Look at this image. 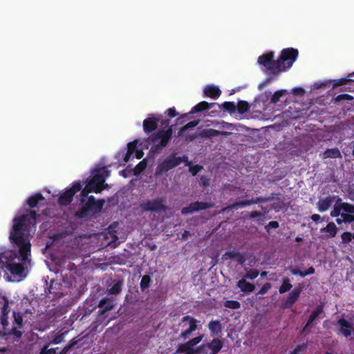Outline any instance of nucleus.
Returning a JSON list of instances; mask_svg holds the SVG:
<instances>
[{"instance_id": "obj_8", "label": "nucleus", "mask_w": 354, "mask_h": 354, "mask_svg": "<svg viewBox=\"0 0 354 354\" xmlns=\"http://www.w3.org/2000/svg\"><path fill=\"white\" fill-rule=\"evenodd\" d=\"M179 160L180 158H178L176 156V153H172L158 165L156 173L162 174L164 172L172 169L180 165Z\"/></svg>"}, {"instance_id": "obj_38", "label": "nucleus", "mask_w": 354, "mask_h": 354, "mask_svg": "<svg viewBox=\"0 0 354 354\" xmlns=\"http://www.w3.org/2000/svg\"><path fill=\"white\" fill-rule=\"evenodd\" d=\"M223 110L232 114L236 111V104L234 102H225L223 103Z\"/></svg>"}, {"instance_id": "obj_58", "label": "nucleus", "mask_w": 354, "mask_h": 354, "mask_svg": "<svg viewBox=\"0 0 354 354\" xmlns=\"http://www.w3.org/2000/svg\"><path fill=\"white\" fill-rule=\"evenodd\" d=\"M279 226V224L277 221H272L268 223V224L266 225V229H268V228L276 229V228H278Z\"/></svg>"}, {"instance_id": "obj_11", "label": "nucleus", "mask_w": 354, "mask_h": 354, "mask_svg": "<svg viewBox=\"0 0 354 354\" xmlns=\"http://www.w3.org/2000/svg\"><path fill=\"white\" fill-rule=\"evenodd\" d=\"M212 207L213 204L211 203L196 201L194 203H191L187 207H183L181 209V213L186 215L200 210L207 209Z\"/></svg>"}, {"instance_id": "obj_61", "label": "nucleus", "mask_w": 354, "mask_h": 354, "mask_svg": "<svg viewBox=\"0 0 354 354\" xmlns=\"http://www.w3.org/2000/svg\"><path fill=\"white\" fill-rule=\"evenodd\" d=\"M250 218H257L263 216V214L261 212L259 211H252L249 214Z\"/></svg>"}, {"instance_id": "obj_32", "label": "nucleus", "mask_w": 354, "mask_h": 354, "mask_svg": "<svg viewBox=\"0 0 354 354\" xmlns=\"http://www.w3.org/2000/svg\"><path fill=\"white\" fill-rule=\"evenodd\" d=\"M250 106L247 101L240 100L236 104V111L240 114H243L250 110Z\"/></svg>"}, {"instance_id": "obj_4", "label": "nucleus", "mask_w": 354, "mask_h": 354, "mask_svg": "<svg viewBox=\"0 0 354 354\" xmlns=\"http://www.w3.org/2000/svg\"><path fill=\"white\" fill-rule=\"evenodd\" d=\"M332 217H337L336 222L338 225L351 223L354 222V205L342 202L338 198L334 205L333 209L330 212Z\"/></svg>"}, {"instance_id": "obj_25", "label": "nucleus", "mask_w": 354, "mask_h": 354, "mask_svg": "<svg viewBox=\"0 0 354 354\" xmlns=\"http://www.w3.org/2000/svg\"><path fill=\"white\" fill-rule=\"evenodd\" d=\"M324 158H342L341 153L337 148L326 149L323 153Z\"/></svg>"}, {"instance_id": "obj_56", "label": "nucleus", "mask_w": 354, "mask_h": 354, "mask_svg": "<svg viewBox=\"0 0 354 354\" xmlns=\"http://www.w3.org/2000/svg\"><path fill=\"white\" fill-rule=\"evenodd\" d=\"M200 185L204 187L208 186L209 185V178L205 176H202L200 178Z\"/></svg>"}, {"instance_id": "obj_14", "label": "nucleus", "mask_w": 354, "mask_h": 354, "mask_svg": "<svg viewBox=\"0 0 354 354\" xmlns=\"http://www.w3.org/2000/svg\"><path fill=\"white\" fill-rule=\"evenodd\" d=\"M301 291L302 288L301 286L297 287L293 290H292L289 293L286 300L283 304V308H291L293 306V304L296 302V301L299 299L301 293Z\"/></svg>"}, {"instance_id": "obj_62", "label": "nucleus", "mask_w": 354, "mask_h": 354, "mask_svg": "<svg viewBox=\"0 0 354 354\" xmlns=\"http://www.w3.org/2000/svg\"><path fill=\"white\" fill-rule=\"evenodd\" d=\"M315 272V270L313 267H310L308 268L307 270H306L304 272V276L306 277L307 275H310V274H313Z\"/></svg>"}, {"instance_id": "obj_60", "label": "nucleus", "mask_w": 354, "mask_h": 354, "mask_svg": "<svg viewBox=\"0 0 354 354\" xmlns=\"http://www.w3.org/2000/svg\"><path fill=\"white\" fill-rule=\"evenodd\" d=\"M292 93L295 94V95H302L304 94L305 93V91L303 88L301 87H296L295 88H293L292 90Z\"/></svg>"}, {"instance_id": "obj_35", "label": "nucleus", "mask_w": 354, "mask_h": 354, "mask_svg": "<svg viewBox=\"0 0 354 354\" xmlns=\"http://www.w3.org/2000/svg\"><path fill=\"white\" fill-rule=\"evenodd\" d=\"M151 279L149 275L145 274L142 279L140 283V288L141 291H145L146 289H147L151 284Z\"/></svg>"}, {"instance_id": "obj_45", "label": "nucleus", "mask_w": 354, "mask_h": 354, "mask_svg": "<svg viewBox=\"0 0 354 354\" xmlns=\"http://www.w3.org/2000/svg\"><path fill=\"white\" fill-rule=\"evenodd\" d=\"M86 185H90L89 189H91L92 192L100 193L102 189V188L98 185L93 183L92 180H88Z\"/></svg>"}, {"instance_id": "obj_57", "label": "nucleus", "mask_w": 354, "mask_h": 354, "mask_svg": "<svg viewBox=\"0 0 354 354\" xmlns=\"http://www.w3.org/2000/svg\"><path fill=\"white\" fill-rule=\"evenodd\" d=\"M168 115L170 118H174L178 115V113L176 112V109L174 107L169 108L167 111Z\"/></svg>"}, {"instance_id": "obj_52", "label": "nucleus", "mask_w": 354, "mask_h": 354, "mask_svg": "<svg viewBox=\"0 0 354 354\" xmlns=\"http://www.w3.org/2000/svg\"><path fill=\"white\" fill-rule=\"evenodd\" d=\"M64 338V333H61V334L57 335L56 336L54 337V338L51 341V343L55 344H59L63 341Z\"/></svg>"}, {"instance_id": "obj_46", "label": "nucleus", "mask_w": 354, "mask_h": 354, "mask_svg": "<svg viewBox=\"0 0 354 354\" xmlns=\"http://www.w3.org/2000/svg\"><path fill=\"white\" fill-rule=\"evenodd\" d=\"M219 133V131L214 129H205L202 131L201 136L203 137H212Z\"/></svg>"}, {"instance_id": "obj_39", "label": "nucleus", "mask_w": 354, "mask_h": 354, "mask_svg": "<svg viewBox=\"0 0 354 354\" xmlns=\"http://www.w3.org/2000/svg\"><path fill=\"white\" fill-rule=\"evenodd\" d=\"M286 93V91L283 90V89L278 90V91H275L270 98V103L271 104L277 103L279 101L280 97Z\"/></svg>"}, {"instance_id": "obj_29", "label": "nucleus", "mask_w": 354, "mask_h": 354, "mask_svg": "<svg viewBox=\"0 0 354 354\" xmlns=\"http://www.w3.org/2000/svg\"><path fill=\"white\" fill-rule=\"evenodd\" d=\"M1 302H3V306L1 308V315H8L10 313L9 301L6 295H0Z\"/></svg>"}, {"instance_id": "obj_1", "label": "nucleus", "mask_w": 354, "mask_h": 354, "mask_svg": "<svg viewBox=\"0 0 354 354\" xmlns=\"http://www.w3.org/2000/svg\"><path fill=\"white\" fill-rule=\"evenodd\" d=\"M28 215H22L13 219V226L10 232L9 239L12 246L18 251L10 250L0 253V270H8L12 275L22 276L24 272V264L15 262L14 259L26 261L30 253L31 244L28 236L26 226Z\"/></svg>"}, {"instance_id": "obj_41", "label": "nucleus", "mask_w": 354, "mask_h": 354, "mask_svg": "<svg viewBox=\"0 0 354 354\" xmlns=\"http://www.w3.org/2000/svg\"><path fill=\"white\" fill-rule=\"evenodd\" d=\"M259 274V270L256 269H250L249 270H247L244 278L249 279H256L258 275Z\"/></svg>"}, {"instance_id": "obj_7", "label": "nucleus", "mask_w": 354, "mask_h": 354, "mask_svg": "<svg viewBox=\"0 0 354 354\" xmlns=\"http://www.w3.org/2000/svg\"><path fill=\"white\" fill-rule=\"evenodd\" d=\"M82 187V185L80 180L74 182L71 188L60 194L58 198L59 204L61 205H69L72 202L74 195L81 190Z\"/></svg>"}, {"instance_id": "obj_9", "label": "nucleus", "mask_w": 354, "mask_h": 354, "mask_svg": "<svg viewBox=\"0 0 354 354\" xmlns=\"http://www.w3.org/2000/svg\"><path fill=\"white\" fill-rule=\"evenodd\" d=\"M197 320L194 319V317L186 315L184 316L180 322V326L182 327H185L188 323L189 327L186 329H185L183 331H182L180 334V337L183 339H187L192 332L195 331L197 328Z\"/></svg>"}, {"instance_id": "obj_22", "label": "nucleus", "mask_w": 354, "mask_h": 354, "mask_svg": "<svg viewBox=\"0 0 354 354\" xmlns=\"http://www.w3.org/2000/svg\"><path fill=\"white\" fill-rule=\"evenodd\" d=\"M23 332L16 329V327L10 328V331L6 332L5 330H0V339H7L9 337L13 336L17 339L21 337Z\"/></svg>"}, {"instance_id": "obj_24", "label": "nucleus", "mask_w": 354, "mask_h": 354, "mask_svg": "<svg viewBox=\"0 0 354 354\" xmlns=\"http://www.w3.org/2000/svg\"><path fill=\"white\" fill-rule=\"evenodd\" d=\"M207 347L212 351L211 354H216L221 349V340L214 339L211 342L207 344Z\"/></svg>"}, {"instance_id": "obj_15", "label": "nucleus", "mask_w": 354, "mask_h": 354, "mask_svg": "<svg viewBox=\"0 0 354 354\" xmlns=\"http://www.w3.org/2000/svg\"><path fill=\"white\" fill-rule=\"evenodd\" d=\"M159 118L151 115L144 120L143 121V130L145 133H149L155 131L158 127V122Z\"/></svg>"}, {"instance_id": "obj_27", "label": "nucleus", "mask_w": 354, "mask_h": 354, "mask_svg": "<svg viewBox=\"0 0 354 354\" xmlns=\"http://www.w3.org/2000/svg\"><path fill=\"white\" fill-rule=\"evenodd\" d=\"M54 284L55 286H59V283L55 282L54 280H52L50 281V286L47 288V290H46V292L48 293L49 295H52L53 299L59 298L62 295V293L55 290V287L54 286Z\"/></svg>"}, {"instance_id": "obj_31", "label": "nucleus", "mask_w": 354, "mask_h": 354, "mask_svg": "<svg viewBox=\"0 0 354 354\" xmlns=\"http://www.w3.org/2000/svg\"><path fill=\"white\" fill-rule=\"evenodd\" d=\"M198 122H199L198 120H193V121L189 122L187 124H186L185 125H184L183 127H181L180 129V130L178 132L177 136L178 137L183 136L187 130L196 127L198 124Z\"/></svg>"}, {"instance_id": "obj_40", "label": "nucleus", "mask_w": 354, "mask_h": 354, "mask_svg": "<svg viewBox=\"0 0 354 354\" xmlns=\"http://www.w3.org/2000/svg\"><path fill=\"white\" fill-rule=\"evenodd\" d=\"M341 239L343 244H348L353 239V234L349 232H345L342 234Z\"/></svg>"}, {"instance_id": "obj_55", "label": "nucleus", "mask_w": 354, "mask_h": 354, "mask_svg": "<svg viewBox=\"0 0 354 354\" xmlns=\"http://www.w3.org/2000/svg\"><path fill=\"white\" fill-rule=\"evenodd\" d=\"M202 339H203V336L200 335V336L196 337L189 340L187 342L190 345H192L193 347H194V346L198 344L202 340Z\"/></svg>"}, {"instance_id": "obj_12", "label": "nucleus", "mask_w": 354, "mask_h": 354, "mask_svg": "<svg viewBox=\"0 0 354 354\" xmlns=\"http://www.w3.org/2000/svg\"><path fill=\"white\" fill-rule=\"evenodd\" d=\"M336 324L339 327V332L344 337H348L351 335L352 333L354 331V325L352 322L344 318L339 319Z\"/></svg>"}, {"instance_id": "obj_47", "label": "nucleus", "mask_w": 354, "mask_h": 354, "mask_svg": "<svg viewBox=\"0 0 354 354\" xmlns=\"http://www.w3.org/2000/svg\"><path fill=\"white\" fill-rule=\"evenodd\" d=\"M57 348H48V345H45L40 351L39 354H55Z\"/></svg>"}, {"instance_id": "obj_59", "label": "nucleus", "mask_w": 354, "mask_h": 354, "mask_svg": "<svg viewBox=\"0 0 354 354\" xmlns=\"http://www.w3.org/2000/svg\"><path fill=\"white\" fill-rule=\"evenodd\" d=\"M180 158L179 164L180 165L182 162H185L187 165L189 166L191 162L189 161L188 156L186 155H183V156L178 157Z\"/></svg>"}, {"instance_id": "obj_2", "label": "nucleus", "mask_w": 354, "mask_h": 354, "mask_svg": "<svg viewBox=\"0 0 354 354\" xmlns=\"http://www.w3.org/2000/svg\"><path fill=\"white\" fill-rule=\"evenodd\" d=\"M299 55L297 49L288 48L283 49L278 59L275 60L274 53L268 51L258 57L257 62L263 67L262 71L268 75L264 83L259 84L261 88L267 83L271 82L275 77L291 68Z\"/></svg>"}, {"instance_id": "obj_33", "label": "nucleus", "mask_w": 354, "mask_h": 354, "mask_svg": "<svg viewBox=\"0 0 354 354\" xmlns=\"http://www.w3.org/2000/svg\"><path fill=\"white\" fill-rule=\"evenodd\" d=\"M178 352L184 353L185 354H194L196 353L194 347L188 342H185L178 347Z\"/></svg>"}, {"instance_id": "obj_17", "label": "nucleus", "mask_w": 354, "mask_h": 354, "mask_svg": "<svg viewBox=\"0 0 354 354\" xmlns=\"http://www.w3.org/2000/svg\"><path fill=\"white\" fill-rule=\"evenodd\" d=\"M338 231V228L335 225V224L333 222H330L327 224V225L325 227H323L320 230V232L322 233L323 232H328V234H323L322 235L321 238L323 239H326L328 238H333L336 236Z\"/></svg>"}, {"instance_id": "obj_53", "label": "nucleus", "mask_w": 354, "mask_h": 354, "mask_svg": "<svg viewBox=\"0 0 354 354\" xmlns=\"http://www.w3.org/2000/svg\"><path fill=\"white\" fill-rule=\"evenodd\" d=\"M137 143V140L129 142L127 145V151H131V153H133L136 148Z\"/></svg>"}, {"instance_id": "obj_50", "label": "nucleus", "mask_w": 354, "mask_h": 354, "mask_svg": "<svg viewBox=\"0 0 354 354\" xmlns=\"http://www.w3.org/2000/svg\"><path fill=\"white\" fill-rule=\"evenodd\" d=\"M203 169V166L199 165H196L194 166L189 167V171L192 174V176H196L201 169Z\"/></svg>"}, {"instance_id": "obj_26", "label": "nucleus", "mask_w": 354, "mask_h": 354, "mask_svg": "<svg viewBox=\"0 0 354 354\" xmlns=\"http://www.w3.org/2000/svg\"><path fill=\"white\" fill-rule=\"evenodd\" d=\"M13 317L14 321L12 323V327L11 328L16 327L17 330H20L19 329L22 328L24 326L22 315L19 312L14 311Z\"/></svg>"}, {"instance_id": "obj_20", "label": "nucleus", "mask_w": 354, "mask_h": 354, "mask_svg": "<svg viewBox=\"0 0 354 354\" xmlns=\"http://www.w3.org/2000/svg\"><path fill=\"white\" fill-rule=\"evenodd\" d=\"M237 287L245 293H250L253 292L255 288L254 284L248 282L245 279H240L237 282Z\"/></svg>"}, {"instance_id": "obj_64", "label": "nucleus", "mask_w": 354, "mask_h": 354, "mask_svg": "<svg viewBox=\"0 0 354 354\" xmlns=\"http://www.w3.org/2000/svg\"><path fill=\"white\" fill-rule=\"evenodd\" d=\"M29 216H30V219L33 220L34 223H35L37 217L39 216L37 213L35 211L32 210V211H30Z\"/></svg>"}, {"instance_id": "obj_13", "label": "nucleus", "mask_w": 354, "mask_h": 354, "mask_svg": "<svg viewBox=\"0 0 354 354\" xmlns=\"http://www.w3.org/2000/svg\"><path fill=\"white\" fill-rule=\"evenodd\" d=\"M216 104L215 103H208L206 101H203L198 103L194 107H192V110L188 113L183 114L181 117L177 119V122L180 121V120L187 118L189 114H194L196 113L202 112L203 111L209 110L212 109Z\"/></svg>"}, {"instance_id": "obj_44", "label": "nucleus", "mask_w": 354, "mask_h": 354, "mask_svg": "<svg viewBox=\"0 0 354 354\" xmlns=\"http://www.w3.org/2000/svg\"><path fill=\"white\" fill-rule=\"evenodd\" d=\"M353 100V97L348 94H339L334 98L335 102H339L342 100L351 101Z\"/></svg>"}, {"instance_id": "obj_51", "label": "nucleus", "mask_w": 354, "mask_h": 354, "mask_svg": "<svg viewBox=\"0 0 354 354\" xmlns=\"http://www.w3.org/2000/svg\"><path fill=\"white\" fill-rule=\"evenodd\" d=\"M271 288V284L268 282L264 283L258 292L259 295L266 294Z\"/></svg>"}, {"instance_id": "obj_30", "label": "nucleus", "mask_w": 354, "mask_h": 354, "mask_svg": "<svg viewBox=\"0 0 354 354\" xmlns=\"http://www.w3.org/2000/svg\"><path fill=\"white\" fill-rule=\"evenodd\" d=\"M354 76V73H350L348 75V77H343L337 80H334L333 81V87H337L339 86L346 85L347 83L350 82H353V80L351 78V77Z\"/></svg>"}, {"instance_id": "obj_28", "label": "nucleus", "mask_w": 354, "mask_h": 354, "mask_svg": "<svg viewBox=\"0 0 354 354\" xmlns=\"http://www.w3.org/2000/svg\"><path fill=\"white\" fill-rule=\"evenodd\" d=\"M323 310H324V306L323 305H320V306H318L316 309L313 311V313L310 314V315L309 316L306 323H307V326H310L313 322L315 321V319L322 313H323Z\"/></svg>"}, {"instance_id": "obj_19", "label": "nucleus", "mask_w": 354, "mask_h": 354, "mask_svg": "<svg viewBox=\"0 0 354 354\" xmlns=\"http://www.w3.org/2000/svg\"><path fill=\"white\" fill-rule=\"evenodd\" d=\"M98 307L102 308L98 311V315H103L106 312L111 310L114 308V304L109 299L104 298L100 301Z\"/></svg>"}, {"instance_id": "obj_23", "label": "nucleus", "mask_w": 354, "mask_h": 354, "mask_svg": "<svg viewBox=\"0 0 354 354\" xmlns=\"http://www.w3.org/2000/svg\"><path fill=\"white\" fill-rule=\"evenodd\" d=\"M44 197L41 193H36L32 196H30L27 200V205L30 208H35L37 207L39 202L41 201H44Z\"/></svg>"}, {"instance_id": "obj_43", "label": "nucleus", "mask_w": 354, "mask_h": 354, "mask_svg": "<svg viewBox=\"0 0 354 354\" xmlns=\"http://www.w3.org/2000/svg\"><path fill=\"white\" fill-rule=\"evenodd\" d=\"M0 322H1V324L2 325L1 330H5L6 332L10 331V329L8 328V326L9 325L8 315H6V316L1 315V318H0Z\"/></svg>"}, {"instance_id": "obj_21", "label": "nucleus", "mask_w": 354, "mask_h": 354, "mask_svg": "<svg viewBox=\"0 0 354 354\" xmlns=\"http://www.w3.org/2000/svg\"><path fill=\"white\" fill-rule=\"evenodd\" d=\"M203 93L205 97L215 99L220 96L221 91L218 87L209 85L205 88Z\"/></svg>"}, {"instance_id": "obj_54", "label": "nucleus", "mask_w": 354, "mask_h": 354, "mask_svg": "<svg viewBox=\"0 0 354 354\" xmlns=\"http://www.w3.org/2000/svg\"><path fill=\"white\" fill-rule=\"evenodd\" d=\"M306 348V344H299L297 345L292 351V352L293 354H299L301 351H304Z\"/></svg>"}, {"instance_id": "obj_18", "label": "nucleus", "mask_w": 354, "mask_h": 354, "mask_svg": "<svg viewBox=\"0 0 354 354\" xmlns=\"http://www.w3.org/2000/svg\"><path fill=\"white\" fill-rule=\"evenodd\" d=\"M335 196H328L324 198H321L317 203V207L320 212L328 210L334 201Z\"/></svg>"}, {"instance_id": "obj_5", "label": "nucleus", "mask_w": 354, "mask_h": 354, "mask_svg": "<svg viewBox=\"0 0 354 354\" xmlns=\"http://www.w3.org/2000/svg\"><path fill=\"white\" fill-rule=\"evenodd\" d=\"M173 133L172 126H170L167 129L159 130L156 133L151 135L149 139L153 142L151 149L155 152H160L164 147H165L171 139Z\"/></svg>"}, {"instance_id": "obj_63", "label": "nucleus", "mask_w": 354, "mask_h": 354, "mask_svg": "<svg viewBox=\"0 0 354 354\" xmlns=\"http://www.w3.org/2000/svg\"><path fill=\"white\" fill-rule=\"evenodd\" d=\"M290 272L294 275H299L301 277H304V276L302 275V274H304V272L301 271L299 269L293 268V269H291Z\"/></svg>"}, {"instance_id": "obj_48", "label": "nucleus", "mask_w": 354, "mask_h": 354, "mask_svg": "<svg viewBox=\"0 0 354 354\" xmlns=\"http://www.w3.org/2000/svg\"><path fill=\"white\" fill-rule=\"evenodd\" d=\"M77 344V340L73 339L68 345H66L60 352L59 354H66L72 348Z\"/></svg>"}, {"instance_id": "obj_36", "label": "nucleus", "mask_w": 354, "mask_h": 354, "mask_svg": "<svg viewBox=\"0 0 354 354\" xmlns=\"http://www.w3.org/2000/svg\"><path fill=\"white\" fill-rule=\"evenodd\" d=\"M209 329L213 335L217 334L221 330V324L219 321H212L208 325Z\"/></svg>"}, {"instance_id": "obj_42", "label": "nucleus", "mask_w": 354, "mask_h": 354, "mask_svg": "<svg viewBox=\"0 0 354 354\" xmlns=\"http://www.w3.org/2000/svg\"><path fill=\"white\" fill-rule=\"evenodd\" d=\"M224 306L231 309H238L241 307V304L238 301L227 300L225 302Z\"/></svg>"}, {"instance_id": "obj_49", "label": "nucleus", "mask_w": 354, "mask_h": 354, "mask_svg": "<svg viewBox=\"0 0 354 354\" xmlns=\"http://www.w3.org/2000/svg\"><path fill=\"white\" fill-rule=\"evenodd\" d=\"M90 185H86L84 189L81 191L80 196L81 198H87L88 197V194L92 192L91 189H89Z\"/></svg>"}, {"instance_id": "obj_16", "label": "nucleus", "mask_w": 354, "mask_h": 354, "mask_svg": "<svg viewBox=\"0 0 354 354\" xmlns=\"http://www.w3.org/2000/svg\"><path fill=\"white\" fill-rule=\"evenodd\" d=\"M108 173L109 171L105 168L97 169L91 180H93V183L101 187L104 183Z\"/></svg>"}, {"instance_id": "obj_3", "label": "nucleus", "mask_w": 354, "mask_h": 354, "mask_svg": "<svg viewBox=\"0 0 354 354\" xmlns=\"http://www.w3.org/2000/svg\"><path fill=\"white\" fill-rule=\"evenodd\" d=\"M80 202L81 207L75 213V216L78 218H96L102 212L105 203L104 199L96 200L93 195L87 198H81Z\"/></svg>"}, {"instance_id": "obj_37", "label": "nucleus", "mask_w": 354, "mask_h": 354, "mask_svg": "<svg viewBox=\"0 0 354 354\" xmlns=\"http://www.w3.org/2000/svg\"><path fill=\"white\" fill-rule=\"evenodd\" d=\"M122 281L118 280L113 286L109 289V293L111 295H118L122 290Z\"/></svg>"}, {"instance_id": "obj_34", "label": "nucleus", "mask_w": 354, "mask_h": 354, "mask_svg": "<svg viewBox=\"0 0 354 354\" xmlns=\"http://www.w3.org/2000/svg\"><path fill=\"white\" fill-rule=\"evenodd\" d=\"M292 288V285L290 283V279L288 278H283L282 284L279 288L280 294H283L289 291Z\"/></svg>"}, {"instance_id": "obj_6", "label": "nucleus", "mask_w": 354, "mask_h": 354, "mask_svg": "<svg viewBox=\"0 0 354 354\" xmlns=\"http://www.w3.org/2000/svg\"><path fill=\"white\" fill-rule=\"evenodd\" d=\"M139 207L143 212H161L167 209L164 197H157L152 200H145L140 203Z\"/></svg>"}, {"instance_id": "obj_10", "label": "nucleus", "mask_w": 354, "mask_h": 354, "mask_svg": "<svg viewBox=\"0 0 354 354\" xmlns=\"http://www.w3.org/2000/svg\"><path fill=\"white\" fill-rule=\"evenodd\" d=\"M273 198H274L273 196L269 197V198H264V197H261V196L252 198L250 200H243L241 201L234 202V203L229 205L227 207V208L238 209L239 208H242V207L250 205L252 204H259L261 203H266L269 201L272 200Z\"/></svg>"}]
</instances>
